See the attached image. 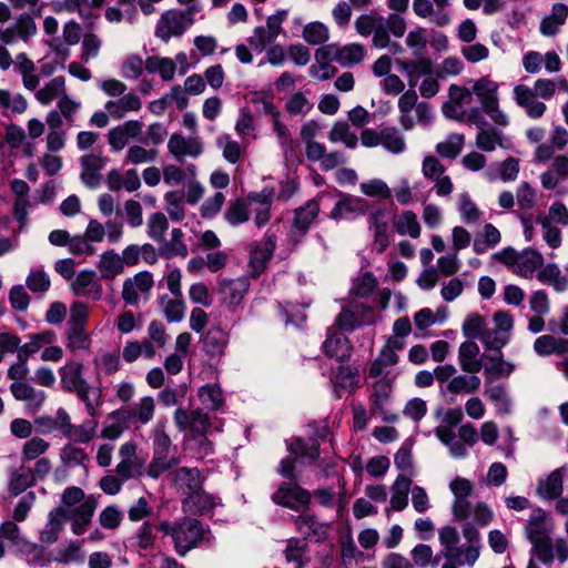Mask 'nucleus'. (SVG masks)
Here are the masks:
<instances>
[{
	"label": "nucleus",
	"mask_w": 568,
	"mask_h": 568,
	"mask_svg": "<svg viewBox=\"0 0 568 568\" xmlns=\"http://www.w3.org/2000/svg\"><path fill=\"white\" fill-rule=\"evenodd\" d=\"M354 27L362 37L373 34V45L384 49L390 44L389 34H393L395 38H402L405 34L407 23L397 13H389L387 17L365 13L356 18Z\"/></svg>",
	"instance_id": "f257e3e1"
},
{
	"label": "nucleus",
	"mask_w": 568,
	"mask_h": 568,
	"mask_svg": "<svg viewBox=\"0 0 568 568\" xmlns=\"http://www.w3.org/2000/svg\"><path fill=\"white\" fill-rule=\"evenodd\" d=\"M195 13V6L165 10L155 24L154 36L163 42L182 37L193 26Z\"/></svg>",
	"instance_id": "f03ea898"
},
{
	"label": "nucleus",
	"mask_w": 568,
	"mask_h": 568,
	"mask_svg": "<svg viewBox=\"0 0 568 568\" xmlns=\"http://www.w3.org/2000/svg\"><path fill=\"white\" fill-rule=\"evenodd\" d=\"M172 540L178 555L184 557L190 550L199 547L203 541H210V530L203 524L191 517H183L175 521Z\"/></svg>",
	"instance_id": "7ed1b4c3"
},
{
	"label": "nucleus",
	"mask_w": 568,
	"mask_h": 568,
	"mask_svg": "<svg viewBox=\"0 0 568 568\" xmlns=\"http://www.w3.org/2000/svg\"><path fill=\"white\" fill-rule=\"evenodd\" d=\"M471 93L477 97L483 112H485L496 125H508L509 119L499 108L497 82L487 77H483L474 83Z\"/></svg>",
	"instance_id": "20e7f679"
},
{
	"label": "nucleus",
	"mask_w": 568,
	"mask_h": 568,
	"mask_svg": "<svg viewBox=\"0 0 568 568\" xmlns=\"http://www.w3.org/2000/svg\"><path fill=\"white\" fill-rule=\"evenodd\" d=\"M171 445V438L165 432V424L158 423L153 429V458L146 469L148 476L156 479L176 464V459L170 457Z\"/></svg>",
	"instance_id": "39448f33"
},
{
	"label": "nucleus",
	"mask_w": 568,
	"mask_h": 568,
	"mask_svg": "<svg viewBox=\"0 0 568 568\" xmlns=\"http://www.w3.org/2000/svg\"><path fill=\"white\" fill-rule=\"evenodd\" d=\"M271 500L277 506L301 513L310 508L312 491L302 487L298 480L282 481L271 495Z\"/></svg>",
	"instance_id": "423d86ee"
},
{
	"label": "nucleus",
	"mask_w": 568,
	"mask_h": 568,
	"mask_svg": "<svg viewBox=\"0 0 568 568\" xmlns=\"http://www.w3.org/2000/svg\"><path fill=\"white\" fill-rule=\"evenodd\" d=\"M277 245V236L267 231L261 241L248 244V272L253 278L258 277L267 267Z\"/></svg>",
	"instance_id": "0eeeda50"
},
{
	"label": "nucleus",
	"mask_w": 568,
	"mask_h": 568,
	"mask_svg": "<svg viewBox=\"0 0 568 568\" xmlns=\"http://www.w3.org/2000/svg\"><path fill=\"white\" fill-rule=\"evenodd\" d=\"M318 213L320 202L317 199H311L294 210L293 223L287 235V241L293 247L302 242Z\"/></svg>",
	"instance_id": "6e6552de"
},
{
	"label": "nucleus",
	"mask_w": 568,
	"mask_h": 568,
	"mask_svg": "<svg viewBox=\"0 0 568 568\" xmlns=\"http://www.w3.org/2000/svg\"><path fill=\"white\" fill-rule=\"evenodd\" d=\"M392 392V382L386 377L378 379L373 385L371 410L373 414L379 415L385 423H395L398 419V415L388 408Z\"/></svg>",
	"instance_id": "1a4fd4ad"
},
{
	"label": "nucleus",
	"mask_w": 568,
	"mask_h": 568,
	"mask_svg": "<svg viewBox=\"0 0 568 568\" xmlns=\"http://www.w3.org/2000/svg\"><path fill=\"white\" fill-rule=\"evenodd\" d=\"M293 523L305 542L307 540L323 542L328 538L329 525L320 521L315 514L301 511L293 517Z\"/></svg>",
	"instance_id": "9d476101"
},
{
	"label": "nucleus",
	"mask_w": 568,
	"mask_h": 568,
	"mask_svg": "<svg viewBox=\"0 0 568 568\" xmlns=\"http://www.w3.org/2000/svg\"><path fill=\"white\" fill-rule=\"evenodd\" d=\"M154 281L150 272L143 271L135 274L133 277L126 278L123 282L122 298L126 305L135 306L139 304V293L145 295L150 294Z\"/></svg>",
	"instance_id": "9b49d317"
},
{
	"label": "nucleus",
	"mask_w": 568,
	"mask_h": 568,
	"mask_svg": "<svg viewBox=\"0 0 568 568\" xmlns=\"http://www.w3.org/2000/svg\"><path fill=\"white\" fill-rule=\"evenodd\" d=\"M368 230L373 233L372 247L383 253L389 245L388 219L385 209L372 211L367 217Z\"/></svg>",
	"instance_id": "f8f14e48"
},
{
	"label": "nucleus",
	"mask_w": 568,
	"mask_h": 568,
	"mask_svg": "<svg viewBox=\"0 0 568 568\" xmlns=\"http://www.w3.org/2000/svg\"><path fill=\"white\" fill-rule=\"evenodd\" d=\"M168 150L178 162L183 163L185 156H200L203 143L199 136L185 138L181 133H173L168 141Z\"/></svg>",
	"instance_id": "ddd939ff"
},
{
	"label": "nucleus",
	"mask_w": 568,
	"mask_h": 568,
	"mask_svg": "<svg viewBox=\"0 0 568 568\" xmlns=\"http://www.w3.org/2000/svg\"><path fill=\"white\" fill-rule=\"evenodd\" d=\"M438 539L443 547L442 554L448 561H455L460 566L466 564L464 546H458L460 536L456 527L449 525L443 526L438 530Z\"/></svg>",
	"instance_id": "4468645a"
},
{
	"label": "nucleus",
	"mask_w": 568,
	"mask_h": 568,
	"mask_svg": "<svg viewBox=\"0 0 568 568\" xmlns=\"http://www.w3.org/2000/svg\"><path fill=\"white\" fill-rule=\"evenodd\" d=\"M368 211V203L362 197L342 194L329 213L333 220H349L364 215Z\"/></svg>",
	"instance_id": "2eb2a0df"
},
{
	"label": "nucleus",
	"mask_w": 568,
	"mask_h": 568,
	"mask_svg": "<svg viewBox=\"0 0 568 568\" xmlns=\"http://www.w3.org/2000/svg\"><path fill=\"white\" fill-rule=\"evenodd\" d=\"M108 159L99 154H85L80 158L81 182L89 189H97L101 184L100 171L106 165Z\"/></svg>",
	"instance_id": "dca6fc26"
},
{
	"label": "nucleus",
	"mask_w": 568,
	"mask_h": 568,
	"mask_svg": "<svg viewBox=\"0 0 568 568\" xmlns=\"http://www.w3.org/2000/svg\"><path fill=\"white\" fill-rule=\"evenodd\" d=\"M37 32V24L28 13H22L17 22L4 30H0V40L6 44H12L18 40L27 42Z\"/></svg>",
	"instance_id": "f3484780"
},
{
	"label": "nucleus",
	"mask_w": 568,
	"mask_h": 568,
	"mask_svg": "<svg viewBox=\"0 0 568 568\" xmlns=\"http://www.w3.org/2000/svg\"><path fill=\"white\" fill-rule=\"evenodd\" d=\"M173 484L178 491L184 497H189L203 487L204 477L196 467H180L172 473Z\"/></svg>",
	"instance_id": "a211bd4d"
},
{
	"label": "nucleus",
	"mask_w": 568,
	"mask_h": 568,
	"mask_svg": "<svg viewBox=\"0 0 568 568\" xmlns=\"http://www.w3.org/2000/svg\"><path fill=\"white\" fill-rule=\"evenodd\" d=\"M250 281L246 277L223 280L220 282L221 302L234 310L241 304L248 292Z\"/></svg>",
	"instance_id": "6ab92c4d"
},
{
	"label": "nucleus",
	"mask_w": 568,
	"mask_h": 568,
	"mask_svg": "<svg viewBox=\"0 0 568 568\" xmlns=\"http://www.w3.org/2000/svg\"><path fill=\"white\" fill-rule=\"evenodd\" d=\"M97 508V501L93 497H88L73 509H68V517L71 521V530L74 535H82L87 531L92 521Z\"/></svg>",
	"instance_id": "aec40b11"
},
{
	"label": "nucleus",
	"mask_w": 568,
	"mask_h": 568,
	"mask_svg": "<svg viewBox=\"0 0 568 568\" xmlns=\"http://www.w3.org/2000/svg\"><path fill=\"white\" fill-rule=\"evenodd\" d=\"M537 94L531 88L525 84H517L514 88V99L520 108L532 119H539L546 111V104L537 100Z\"/></svg>",
	"instance_id": "412c9836"
},
{
	"label": "nucleus",
	"mask_w": 568,
	"mask_h": 568,
	"mask_svg": "<svg viewBox=\"0 0 568 568\" xmlns=\"http://www.w3.org/2000/svg\"><path fill=\"white\" fill-rule=\"evenodd\" d=\"M71 290L74 295L100 300L102 295V286L97 278V273L92 270H83L79 272L71 283Z\"/></svg>",
	"instance_id": "4be33fe9"
},
{
	"label": "nucleus",
	"mask_w": 568,
	"mask_h": 568,
	"mask_svg": "<svg viewBox=\"0 0 568 568\" xmlns=\"http://www.w3.org/2000/svg\"><path fill=\"white\" fill-rule=\"evenodd\" d=\"M306 158L313 162H320L324 171H331L341 164H344L346 159L339 151L327 153L326 148L322 143H313L310 148L305 149Z\"/></svg>",
	"instance_id": "5701e85b"
},
{
	"label": "nucleus",
	"mask_w": 568,
	"mask_h": 568,
	"mask_svg": "<svg viewBox=\"0 0 568 568\" xmlns=\"http://www.w3.org/2000/svg\"><path fill=\"white\" fill-rule=\"evenodd\" d=\"M68 517V508L59 506L48 515L45 527L40 531V540L44 544H54L63 530Z\"/></svg>",
	"instance_id": "b1692460"
},
{
	"label": "nucleus",
	"mask_w": 568,
	"mask_h": 568,
	"mask_svg": "<svg viewBox=\"0 0 568 568\" xmlns=\"http://www.w3.org/2000/svg\"><path fill=\"white\" fill-rule=\"evenodd\" d=\"M325 354L339 362L346 361L351 357L352 345L348 338L342 333L333 332L328 328L327 338L323 343Z\"/></svg>",
	"instance_id": "393cba45"
},
{
	"label": "nucleus",
	"mask_w": 568,
	"mask_h": 568,
	"mask_svg": "<svg viewBox=\"0 0 568 568\" xmlns=\"http://www.w3.org/2000/svg\"><path fill=\"white\" fill-rule=\"evenodd\" d=\"M217 505V498L206 493L203 487L182 500V510L193 515H203L211 511Z\"/></svg>",
	"instance_id": "a878e982"
},
{
	"label": "nucleus",
	"mask_w": 568,
	"mask_h": 568,
	"mask_svg": "<svg viewBox=\"0 0 568 568\" xmlns=\"http://www.w3.org/2000/svg\"><path fill=\"white\" fill-rule=\"evenodd\" d=\"M10 392L17 400L26 402L30 412H37L43 405L45 393L36 389L28 383H12Z\"/></svg>",
	"instance_id": "bb28decb"
},
{
	"label": "nucleus",
	"mask_w": 568,
	"mask_h": 568,
	"mask_svg": "<svg viewBox=\"0 0 568 568\" xmlns=\"http://www.w3.org/2000/svg\"><path fill=\"white\" fill-rule=\"evenodd\" d=\"M36 425L40 428L43 434L52 432H60L64 437L71 435L72 423L68 412L63 408L57 410L55 417L41 416L36 419Z\"/></svg>",
	"instance_id": "cd10ccee"
},
{
	"label": "nucleus",
	"mask_w": 568,
	"mask_h": 568,
	"mask_svg": "<svg viewBox=\"0 0 568 568\" xmlns=\"http://www.w3.org/2000/svg\"><path fill=\"white\" fill-rule=\"evenodd\" d=\"M129 416L130 414L125 412V407H120L108 414L101 437L110 440L118 439L121 434L132 425Z\"/></svg>",
	"instance_id": "c85d7f7f"
},
{
	"label": "nucleus",
	"mask_w": 568,
	"mask_h": 568,
	"mask_svg": "<svg viewBox=\"0 0 568 568\" xmlns=\"http://www.w3.org/2000/svg\"><path fill=\"white\" fill-rule=\"evenodd\" d=\"M568 18V6L561 2L552 4L551 12L540 22V33L546 37L556 36Z\"/></svg>",
	"instance_id": "c756f323"
},
{
	"label": "nucleus",
	"mask_w": 568,
	"mask_h": 568,
	"mask_svg": "<svg viewBox=\"0 0 568 568\" xmlns=\"http://www.w3.org/2000/svg\"><path fill=\"white\" fill-rule=\"evenodd\" d=\"M479 347L473 341L460 344L458 349V363L460 368L468 374H477L480 372L483 364L478 359Z\"/></svg>",
	"instance_id": "7c9ffc66"
},
{
	"label": "nucleus",
	"mask_w": 568,
	"mask_h": 568,
	"mask_svg": "<svg viewBox=\"0 0 568 568\" xmlns=\"http://www.w3.org/2000/svg\"><path fill=\"white\" fill-rule=\"evenodd\" d=\"M229 343V334L219 326L211 327L204 335L203 349L210 357H221Z\"/></svg>",
	"instance_id": "2f4dec72"
},
{
	"label": "nucleus",
	"mask_w": 568,
	"mask_h": 568,
	"mask_svg": "<svg viewBox=\"0 0 568 568\" xmlns=\"http://www.w3.org/2000/svg\"><path fill=\"white\" fill-rule=\"evenodd\" d=\"M534 351L541 357L568 354V339L552 335H541L534 342Z\"/></svg>",
	"instance_id": "473e14b6"
},
{
	"label": "nucleus",
	"mask_w": 568,
	"mask_h": 568,
	"mask_svg": "<svg viewBox=\"0 0 568 568\" xmlns=\"http://www.w3.org/2000/svg\"><path fill=\"white\" fill-rule=\"evenodd\" d=\"M413 10L419 18H429L430 22L437 27H446L450 22V16L444 10H435L434 2L430 0H414Z\"/></svg>",
	"instance_id": "72a5a7b5"
},
{
	"label": "nucleus",
	"mask_w": 568,
	"mask_h": 568,
	"mask_svg": "<svg viewBox=\"0 0 568 568\" xmlns=\"http://www.w3.org/2000/svg\"><path fill=\"white\" fill-rule=\"evenodd\" d=\"M462 532L466 540V544L464 545L465 561L468 566H474L479 558L481 547L480 534L471 523H466Z\"/></svg>",
	"instance_id": "f704fd0d"
},
{
	"label": "nucleus",
	"mask_w": 568,
	"mask_h": 568,
	"mask_svg": "<svg viewBox=\"0 0 568 568\" xmlns=\"http://www.w3.org/2000/svg\"><path fill=\"white\" fill-rule=\"evenodd\" d=\"M82 363L74 361H70L64 366L60 367V382L64 390L71 393L87 383L82 376Z\"/></svg>",
	"instance_id": "c9c22d12"
},
{
	"label": "nucleus",
	"mask_w": 568,
	"mask_h": 568,
	"mask_svg": "<svg viewBox=\"0 0 568 568\" xmlns=\"http://www.w3.org/2000/svg\"><path fill=\"white\" fill-rule=\"evenodd\" d=\"M142 106L141 99L134 93H124L118 100L105 103V110L115 119H122L130 111H139Z\"/></svg>",
	"instance_id": "e433bc0d"
},
{
	"label": "nucleus",
	"mask_w": 568,
	"mask_h": 568,
	"mask_svg": "<svg viewBox=\"0 0 568 568\" xmlns=\"http://www.w3.org/2000/svg\"><path fill=\"white\" fill-rule=\"evenodd\" d=\"M55 338L57 335L52 329H45L37 334H31L29 336V342L20 345L18 359L28 361V358L38 353L43 345L52 344Z\"/></svg>",
	"instance_id": "4c0bfd02"
},
{
	"label": "nucleus",
	"mask_w": 568,
	"mask_h": 568,
	"mask_svg": "<svg viewBox=\"0 0 568 568\" xmlns=\"http://www.w3.org/2000/svg\"><path fill=\"white\" fill-rule=\"evenodd\" d=\"M544 265L542 255L532 250L526 248L518 254L515 272L526 278H531L537 270Z\"/></svg>",
	"instance_id": "58836bf2"
},
{
	"label": "nucleus",
	"mask_w": 568,
	"mask_h": 568,
	"mask_svg": "<svg viewBox=\"0 0 568 568\" xmlns=\"http://www.w3.org/2000/svg\"><path fill=\"white\" fill-rule=\"evenodd\" d=\"M125 412L130 414L129 419L132 425H145L153 419L155 402L153 397L144 396L134 408L125 407Z\"/></svg>",
	"instance_id": "ea45409f"
},
{
	"label": "nucleus",
	"mask_w": 568,
	"mask_h": 568,
	"mask_svg": "<svg viewBox=\"0 0 568 568\" xmlns=\"http://www.w3.org/2000/svg\"><path fill=\"white\" fill-rule=\"evenodd\" d=\"M287 449L295 457H305L310 460L320 458V443L316 438L294 437L287 442Z\"/></svg>",
	"instance_id": "a19ab883"
},
{
	"label": "nucleus",
	"mask_w": 568,
	"mask_h": 568,
	"mask_svg": "<svg viewBox=\"0 0 568 568\" xmlns=\"http://www.w3.org/2000/svg\"><path fill=\"white\" fill-rule=\"evenodd\" d=\"M98 268L103 280H113L124 271L121 257L114 250L101 254Z\"/></svg>",
	"instance_id": "79ce46f5"
},
{
	"label": "nucleus",
	"mask_w": 568,
	"mask_h": 568,
	"mask_svg": "<svg viewBox=\"0 0 568 568\" xmlns=\"http://www.w3.org/2000/svg\"><path fill=\"white\" fill-rule=\"evenodd\" d=\"M480 386V378L476 374L455 375L447 384L446 390L450 394H473Z\"/></svg>",
	"instance_id": "37998d69"
},
{
	"label": "nucleus",
	"mask_w": 568,
	"mask_h": 568,
	"mask_svg": "<svg viewBox=\"0 0 568 568\" xmlns=\"http://www.w3.org/2000/svg\"><path fill=\"white\" fill-rule=\"evenodd\" d=\"M183 231L181 229H173L171 232V239L164 242H160V255L165 258H172L174 256L185 257L189 253L186 244L183 242Z\"/></svg>",
	"instance_id": "c03bdc74"
},
{
	"label": "nucleus",
	"mask_w": 568,
	"mask_h": 568,
	"mask_svg": "<svg viewBox=\"0 0 568 568\" xmlns=\"http://www.w3.org/2000/svg\"><path fill=\"white\" fill-rule=\"evenodd\" d=\"M148 73H159L163 81H171L174 78L176 65L173 59L158 55L148 57L145 60Z\"/></svg>",
	"instance_id": "a18cd8bd"
},
{
	"label": "nucleus",
	"mask_w": 568,
	"mask_h": 568,
	"mask_svg": "<svg viewBox=\"0 0 568 568\" xmlns=\"http://www.w3.org/2000/svg\"><path fill=\"white\" fill-rule=\"evenodd\" d=\"M65 90V79L59 75L45 83L43 88L36 91V99L41 104L49 105L54 99H60L63 94H67Z\"/></svg>",
	"instance_id": "49530a36"
},
{
	"label": "nucleus",
	"mask_w": 568,
	"mask_h": 568,
	"mask_svg": "<svg viewBox=\"0 0 568 568\" xmlns=\"http://www.w3.org/2000/svg\"><path fill=\"white\" fill-rule=\"evenodd\" d=\"M564 490L562 474L560 469H555L550 475L538 484L537 493L545 499H556Z\"/></svg>",
	"instance_id": "de8ad7c7"
},
{
	"label": "nucleus",
	"mask_w": 568,
	"mask_h": 568,
	"mask_svg": "<svg viewBox=\"0 0 568 568\" xmlns=\"http://www.w3.org/2000/svg\"><path fill=\"white\" fill-rule=\"evenodd\" d=\"M366 55V50L361 43H349L346 45H338L337 63L344 68H349L359 64Z\"/></svg>",
	"instance_id": "09e8293b"
},
{
	"label": "nucleus",
	"mask_w": 568,
	"mask_h": 568,
	"mask_svg": "<svg viewBox=\"0 0 568 568\" xmlns=\"http://www.w3.org/2000/svg\"><path fill=\"white\" fill-rule=\"evenodd\" d=\"M539 282L545 284H551L558 292L566 290L568 280L561 274L560 268L555 263H549L541 266L536 274Z\"/></svg>",
	"instance_id": "8fccbe9b"
},
{
	"label": "nucleus",
	"mask_w": 568,
	"mask_h": 568,
	"mask_svg": "<svg viewBox=\"0 0 568 568\" xmlns=\"http://www.w3.org/2000/svg\"><path fill=\"white\" fill-rule=\"evenodd\" d=\"M307 544L298 538H290L284 550L285 558L288 562L294 564V568H304L310 559L306 558Z\"/></svg>",
	"instance_id": "3c124183"
},
{
	"label": "nucleus",
	"mask_w": 568,
	"mask_h": 568,
	"mask_svg": "<svg viewBox=\"0 0 568 568\" xmlns=\"http://www.w3.org/2000/svg\"><path fill=\"white\" fill-rule=\"evenodd\" d=\"M507 139L496 128L483 129L476 135V146L484 152H491L496 146L505 148Z\"/></svg>",
	"instance_id": "603ef678"
},
{
	"label": "nucleus",
	"mask_w": 568,
	"mask_h": 568,
	"mask_svg": "<svg viewBox=\"0 0 568 568\" xmlns=\"http://www.w3.org/2000/svg\"><path fill=\"white\" fill-rule=\"evenodd\" d=\"M71 393L77 394L78 398L84 403L85 409L91 417L98 414V408L102 404L100 389L92 388L87 382Z\"/></svg>",
	"instance_id": "864d4df0"
},
{
	"label": "nucleus",
	"mask_w": 568,
	"mask_h": 568,
	"mask_svg": "<svg viewBox=\"0 0 568 568\" xmlns=\"http://www.w3.org/2000/svg\"><path fill=\"white\" fill-rule=\"evenodd\" d=\"M381 145L394 154L403 153L406 149L405 139L395 126L381 130Z\"/></svg>",
	"instance_id": "5fc2aeb1"
},
{
	"label": "nucleus",
	"mask_w": 568,
	"mask_h": 568,
	"mask_svg": "<svg viewBox=\"0 0 568 568\" xmlns=\"http://www.w3.org/2000/svg\"><path fill=\"white\" fill-rule=\"evenodd\" d=\"M496 354L487 355L486 358L489 361L484 368L486 375H497L499 377H509L515 369V365L510 362L504 361L501 349L496 351Z\"/></svg>",
	"instance_id": "6e6d98bb"
},
{
	"label": "nucleus",
	"mask_w": 568,
	"mask_h": 568,
	"mask_svg": "<svg viewBox=\"0 0 568 568\" xmlns=\"http://www.w3.org/2000/svg\"><path fill=\"white\" fill-rule=\"evenodd\" d=\"M0 108L4 110L3 115H8V111L12 114H22L28 109V101L18 93L12 95L9 90H0Z\"/></svg>",
	"instance_id": "4d7b16f0"
},
{
	"label": "nucleus",
	"mask_w": 568,
	"mask_h": 568,
	"mask_svg": "<svg viewBox=\"0 0 568 568\" xmlns=\"http://www.w3.org/2000/svg\"><path fill=\"white\" fill-rule=\"evenodd\" d=\"M394 227L399 235L408 234L413 239L420 235V225L417 215L413 211H405L394 223Z\"/></svg>",
	"instance_id": "13d9d810"
},
{
	"label": "nucleus",
	"mask_w": 568,
	"mask_h": 568,
	"mask_svg": "<svg viewBox=\"0 0 568 568\" xmlns=\"http://www.w3.org/2000/svg\"><path fill=\"white\" fill-rule=\"evenodd\" d=\"M328 140L333 143L343 142L349 149H355L358 142L357 135L351 132L348 123L344 121L334 123L328 133Z\"/></svg>",
	"instance_id": "bf43d9fd"
},
{
	"label": "nucleus",
	"mask_w": 568,
	"mask_h": 568,
	"mask_svg": "<svg viewBox=\"0 0 568 568\" xmlns=\"http://www.w3.org/2000/svg\"><path fill=\"white\" fill-rule=\"evenodd\" d=\"M184 197L185 192L182 190L169 191L165 193V210L172 221L180 222L185 217V211L182 205Z\"/></svg>",
	"instance_id": "052dcab7"
},
{
	"label": "nucleus",
	"mask_w": 568,
	"mask_h": 568,
	"mask_svg": "<svg viewBox=\"0 0 568 568\" xmlns=\"http://www.w3.org/2000/svg\"><path fill=\"white\" fill-rule=\"evenodd\" d=\"M465 138L460 133H452L446 141L437 143L435 150L442 158L456 159L464 145Z\"/></svg>",
	"instance_id": "680f3d73"
},
{
	"label": "nucleus",
	"mask_w": 568,
	"mask_h": 568,
	"mask_svg": "<svg viewBox=\"0 0 568 568\" xmlns=\"http://www.w3.org/2000/svg\"><path fill=\"white\" fill-rule=\"evenodd\" d=\"M64 335L67 347L71 352L89 349L91 345L90 335L85 332L84 327H67Z\"/></svg>",
	"instance_id": "e2e57ef3"
},
{
	"label": "nucleus",
	"mask_w": 568,
	"mask_h": 568,
	"mask_svg": "<svg viewBox=\"0 0 568 568\" xmlns=\"http://www.w3.org/2000/svg\"><path fill=\"white\" fill-rule=\"evenodd\" d=\"M224 219L232 226L245 223L250 219L246 202L243 199L232 201L224 212Z\"/></svg>",
	"instance_id": "0e129e2a"
},
{
	"label": "nucleus",
	"mask_w": 568,
	"mask_h": 568,
	"mask_svg": "<svg viewBox=\"0 0 568 568\" xmlns=\"http://www.w3.org/2000/svg\"><path fill=\"white\" fill-rule=\"evenodd\" d=\"M148 235L155 242H164V236L169 230V221L164 213L155 212L148 219Z\"/></svg>",
	"instance_id": "69168bd1"
},
{
	"label": "nucleus",
	"mask_w": 568,
	"mask_h": 568,
	"mask_svg": "<svg viewBox=\"0 0 568 568\" xmlns=\"http://www.w3.org/2000/svg\"><path fill=\"white\" fill-rule=\"evenodd\" d=\"M217 146L222 150L225 161L235 164L240 161L242 149L237 141L233 140L230 134H222L216 140Z\"/></svg>",
	"instance_id": "338daca9"
},
{
	"label": "nucleus",
	"mask_w": 568,
	"mask_h": 568,
	"mask_svg": "<svg viewBox=\"0 0 568 568\" xmlns=\"http://www.w3.org/2000/svg\"><path fill=\"white\" fill-rule=\"evenodd\" d=\"M410 555L413 560L412 564L419 568H426L429 565L436 567L440 560L439 556L434 557L432 547L426 544L416 545L412 549Z\"/></svg>",
	"instance_id": "774afa93"
}]
</instances>
